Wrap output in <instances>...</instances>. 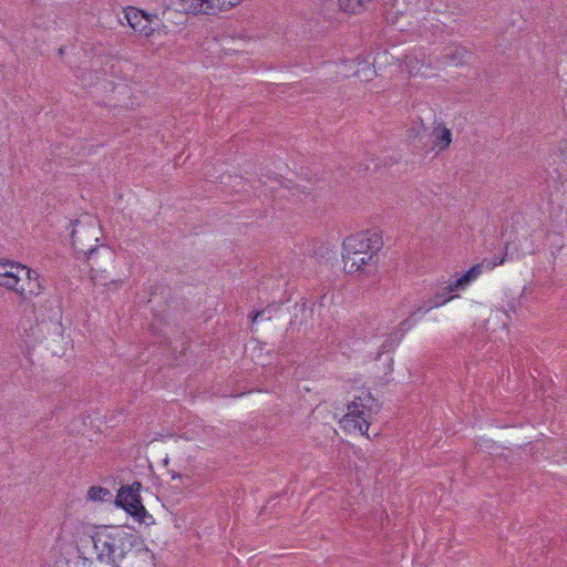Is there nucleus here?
<instances>
[{"mask_svg":"<svg viewBox=\"0 0 567 567\" xmlns=\"http://www.w3.org/2000/svg\"><path fill=\"white\" fill-rule=\"evenodd\" d=\"M505 257H502L499 260L496 259H484L482 262L472 266L465 274L458 277L456 280L449 282L446 286L442 287L440 290L435 292V295L429 300L426 306H421L416 309L415 312L411 313L408 319H405L401 326L403 330H409L413 324V317L416 312H429L431 309L440 307L452 300L457 295L460 290H464L472 281L477 279L484 269L492 270L496 266L504 264Z\"/></svg>","mask_w":567,"mask_h":567,"instance_id":"nucleus-1","label":"nucleus"},{"mask_svg":"<svg viewBox=\"0 0 567 567\" xmlns=\"http://www.w3.org/2000/svg\"><path fill=\"white\" fill-rule=\"evenodd\" d=\"M133 535L121 528H103L91 536L93 548L100 561H105L114 567L124 559L133 546Z\"/></svg>","mask_w":567,"mask_h":567,"instance_id":"nucleus-2","label":"nucleus"},{"mask_svg":"<svg viewBox=\"0 0 567 567\" xmlns=\"http://www.w3.org/2000/svg\"><path fill=\"white\" fill-rule=\"evenodd\" d=\"M380 405L369 392L355 395L349 402L347 413L340 419V426L347 432H359L369 437L368 431Z\"/></svg>","mask_w":567,"mask_h":567,"instance_id":"nucleus-3","label":"nucleus"},{"mask_svg":"<svg viewBox=\"0 0 567 567\" xmlns=\"http://www.w3.org/2000/svg\"><path fill=\"white\" fill-rule=\"evenodd\" d=\"M75 227L76 228L71 233L72 245L79 254L81 252L86 256L89 260H92L94 254L97 251L96 245L92 243L99 240L96 237V228L94 225H82L79 221H76Z\"/></svg>","mask_w":567,"mask_h":567,"instance_id":"nucleus-4","label":"nucleus"},{"mask_svg":"<svg viewBox=\"0 0 567 567\" xmlns=\"http://www.w3.org/2000/svg\"><path fill=\"white\" fill-rule=\"evenodd\" d=\"M140 488V483H134L130 486L121 487L116 495L115 503L137 520L142 522L146 515V509L141 501L138 493Z\"/></svg>","mask_w":567,"mask_h":567,"instance_id":"nucleus-5","label":"nucleus"},{"mask_svg":"<svg viewBox=\"0 0 567 567\" xmlns=\"http://www.w3.org/2000/svg\"><path fill=\"white\" fill-rule=\"evenodd\" d=\"M181 8L192 14H217L237 6L240 0H179Z\"/></svg>","mask_w":567,"mask_h":567,"instance_id":"nucleus-6","label":"nucleus"},{"mask_svg":"<svg viewBox=\"0 0 567 567\" xmlns=\"http://www.w3.org/2000/svg\"><path fill=\"white\" fill-rule=\"evenodd\" d=\"M383 243L377 233H360L347 237L343 241V249L354 250L361 255L378 257L377 254L381 249Z\"/></svg>","mask_w":567,"mask_h":567,"instance_id":"nucleus-7","label":"nucleus"},{"mask_svg":"<svg viewBox=\"0 0 567 567\" xmlns=\"http://www.w3.org/2000/svg\"><path fill=\"white\" fill-rule=\"evenodd\" d=\"M17 274L19 275V281L16 287H11L10 290L17 292L22 300H31L41 293L42 287L39 281L37 271L25 267H17Z\"/></svg>","mask_w":567,"mask_h":567,"instance_id":"nucleus-8","label":"nucleus"},{"mask_svg":"<svg viewBox=\"0 0 567 567\" xmlns=\"http://www.w3.org/2000/svg\"><path fill=\"white\" fill-rule=\"evenodd\" d=\"M342 257L344 261V269L348 272L367 271L368 269L374 268L378 264V257L361 255L354 250L343 249Z\"/></svg>","mask_w":567,"mask_h":567,"instance_id":"nucleus-9","label":"nucleus"},{"mask_svg":"<svg viewBox=\"0 0 567 567\" xmlns=\"http://www.w3.org/2000/svg\"><path fill=\"white\" fill-rule=\"evenodd\" d=\"M452 132L443 123H435L433 128V148L441 153L450 147Z\"/></svg>","mask_w":567,"mask_h":567,"instance_id":"nucleus-10","label":"nucleus"},{"mask_svg":"<svg viewBox=\"0 0 567 567\" xmlns=\"http://www.w3.org/2000/svg\"><path fill=\"white\" fill-rule=\"evenodd\" d=\"M21 266L20 264H9L0 260V286L7 289L16 287V284L19 281L16 268Z\"/></svg>","mask_w":567,"mask_h":567,"instance_id":"nucleus-11","label":"nucleus"},{"mask_svg":"<svg viewBox=\"0 0 567 567\" xmlns=\"http://www.w3.org/2000/svg\"><path fill=\"white\" fill-rule=\"evenodd\" d=\"M125 19L127 20V23L131 25L132 29L141 32L146 27V24L144 23L148 21L144 12L135 8H128L125 11Z\"/></svg>","mask_w":567,"mask_h":567,"instance_id":"nucleus-12","label":"nucleus"},{"mask_svg":"<svg viewBox=\"0 0 567 567\" xmlns=\"http://www.w3.org/2000/svg\"><path fill=\"white\" fill-rule=\"evenodd\" d=\"M423 66H427L426 63L415 55H406L401 64L411 76L419 75Z\"/></svg>","mask_w":567,"mask_h":567,"instance_id":"nucleus-13","label":"nucleus"},{"mask_svg":"<svg viewBox=\"0 0 567 567\" xmlns=\"http://www.w3.org/2000/svg\"><path fill=\"white\" fill-rule=\"evenodd\" d=\"M111 496V492L102 486H92L87 491V497L91 501H105Z\"/></svg>","mask_w":567,"mask_h":567,"instance_id":"nucleus-14","label":"nucleus"},{"mask_svg":"<svg viewBox=\"0 0 567 567\" xmlns=\"http://www.w3.org/2000/svg\"><path fill=\"white\" fill-rule=\"evenodd\" d=\"M265 313H266V310L257 311V312L250 315V319L252 322H256L259 318H262L265 316Z\"/></svg>","mask_w":567,"mask_h":567,"instance_id":"nucleus-15","label":"nucleus"},{"mask_svg":"<svg viewBox=\"0 0 567 567\" xmlns=\"http://www.w3.org/2000/svg\"><path fill=\"white\" fill-rule=\"evenodd\" d=\"M365 71H367V73H365V75H364V80L369 81V80H371V79H372V76L375 74V71H374V70H372L370 66H367V68H365Z\"/></svg>","mask_w":567,"mask_h":567,"instance_id":"nucleus-16","label":"nucleus"},{"mask_svg":"<svg viewBox=\"0 0 567 567\" xmlns=\"http://www.w3.org/2000/svg\"><path fill=\"white\" fill-rule=\"evenodd\" d=\"M236 184L239 185L243 182L241 177H235Z\"/></svg>","mask_w":567,"mask_h":567,"instance_id":"nucleus-17","label":"nucleus"}]
</instances>
